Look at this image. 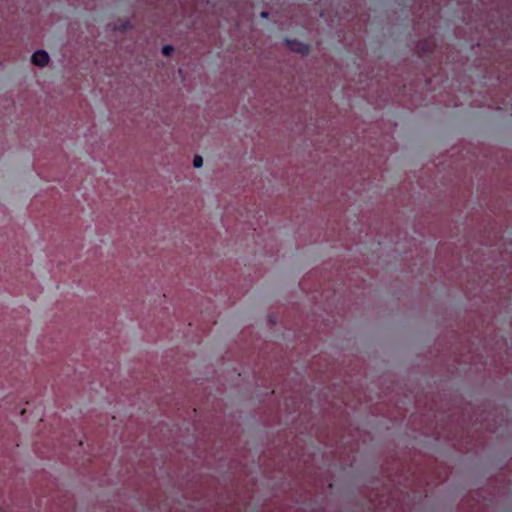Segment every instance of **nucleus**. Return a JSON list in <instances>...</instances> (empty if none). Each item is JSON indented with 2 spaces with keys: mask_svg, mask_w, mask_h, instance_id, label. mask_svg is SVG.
<instances>
[{
  "mask_svg": "<svg viewBox=\"0 0 512 512\" xmlns=\"http://www.w3.org/2000/svg\"><path fill=\"white\" fill-rule=\"evenodd\" d=\"M31 61L36 66L44 67L49 62V55L44 50H37L33 53Z\"/></svg>",
  "mask_w": 512,
  "mask_h": 512,
  "instance_id": "1",
  "label": "nucleus"
},
{
  "mask_svg": "<svg viewBox=\"0 0 512 512\" xmlns=\"http://www.w3.org/2000/svg\"><path fill=\"white\" fill-rule=\"evenodd\" d=\"M287 47L294 52L301 53L303 55L308 54L309 47L307 45H304L303 43L296 41V40H286Z\"/></svg>",
  "mask_w": 512,
  "mask_h": 512,
  "instance_id": "2",
  "label": "nucleus"
},
{
  "mask_svg": "<svg viewBox=\"0 0 512 512\" xmlns=\"http://www.w3.org/2000/svg\"><path fill=\"white\" fill-rule=\"evenodd\" d=\"M203 165V159L201 156L196 155L193 159V166L194 168H200Z\"/></svg>",
  "mask_w": 512,
  "mask_h": 512,
  "instance_id": "3",
  "label": "nucleus"
},
{
  "mask_svg": "<svg viewBox=\"0 0 512 512\" xmlns=\"http://www.w3.org/2000/svg\"><path fill=\"white\" fill-rule=\"evenodd\" d=\"M174 51V47L172 45H165L163 48H162V53L165 55V56H169L171 55V53Z\"/></svg>",
  "mask_w": 512,
  "mask_h": 512,
  "instance_id": "4",
  "label": "nucleus"
},
{
  "mask_svg": "<svg viewBox=\"0 0 512 512\" xmlns=\"http://www.w3.org/2000/svg\"><path fill=\"white\" fill-rule=\"evenodd\" d=\"M261 17H263V18L268 17V12H262V13H261Z\"/></svg>",
  "mask_w": 512,
  "mask_h": 512,
  "instance_id": "5",
  "label": "nucleus"
},
{
  "mask_svg": "<svg viewBox=\"0 0 512 512\" xmlns=\"http://www.w3.org/2000/svg\"><path fill=\"white\" fill-rule=\"evenodd\" d=\"M269 321H270V323H271L272 325H274V324H275V322H276L274 317H271V318L269 319Z\"/></svg>",
  "mask_w": 512,
  "mask_h": 512,
  "instance_id": "6",
  "label": "nucleus"
},
{
  "mask_svg": "<svg viewBox=\"0 0 512 512\" xmlns=\"http://www.w3.org/2000/svg\"><path fill=\"white\" fill-rule=\"evenodd\" d=\"M0 512H3V511L0 509Z\"/></svg>",
  "mask_w": 512,
  "mask_h": 512,
  "instance_id": "7",
  "label": "nucleus"
}]
</instances>
